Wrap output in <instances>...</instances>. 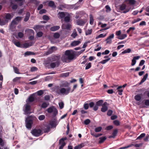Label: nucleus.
<instances>
[{"mask_svg": "<svg viewBox=\"0 0 149 149\" xmlns=\"http://www.w3.org/2000/svg\"><path fill=\"white\" fill-rule=\"evenodd\" d=\"M59 57L58 56H55L52 58V61H55V62L51 63L50 66L52 68H55L56 66H58L59 64Z\"/></svg>", "mask_w": 149, "mask_h": 149, "instance_id": "nucleus-1", "label": "nucleus"}, {"mask_svg": "<svg viewBox=\"0 0 149 149\" xmlns=\"http://www.w3.org/2000/svg\"><path fill=\"white\" fill-rule=\"evenodd\" d=\"M70 88L69 87L67 89L64 88H62L59 91H56V93L59 94H63V95H67L70 92Z\"/></svg>", "mask_w": 149, "mask_h": 149, "instance_id": "nucleus-2", "label": "nucleus"}, {"mask_svg": "<svg viewBox=\"0 0 149 149\" xmlns=\"http://www.w3.org/2000/svg\"><path fill=\"white\" fill-rule=\"evenodd\" d=\"M54 122H51L49 124L44 126L42 130L44 132H47L50 130V127H52L54 126Z\"/></svg>", "mask_w": 149, "mask_h": 149, "instance_id": "nucleus-3", "label": "nucleus"}, {"mask_svg": "<svg viewBox=\"0 0 149 149\" xmlns=\"http://www.w3.org/2000/svg\"><path fill=\"white\" fill-rule=\"evenodd\" d=\"M65 53L70 60H72L74 58V54L72 50H67L65 51Z\"/></svg>", "mask_w": 149, "mask_h": 149, "instance_id": "nucleus-4", "label": "nucleus"}, {"mask_svg": "<svg viewBox=\"0 0 149 149\" xmlns=\"http://www.w3.org/2000/svg\"><path fill=\"white\" fill-rule=\"evenodd\" d=\"M30 104L27 102L24 106V111L25 114H30L31 113L30 112L31 107Z\"/></svg>", "mask_w": 149, "mask_h": 149, "instance_id": "nucleus-5", "label": "nucleus"}, {"mask_svg": "<svg viewBox=\"0 0 149 149\" xmlns=\"http://www.w3.org/2000/svg\"><path fill=\"white\" fill-rule=\"evenodd\" d=\"M31 133L34 136H38L42 134V131L40 129H34L31 131Z\"/></svg>", "mask_w": 149, "mask_h": 149, "instance_id": "nucleus-6", "label": "nucleus"}, {"mask_svg": "<svg viewBox=\"0 0 149 149\" xmlns=\"http://www.w3.org/2000/svg\"><path fill=\"white\" fill-rule=\"evenodd\" d=\"M26 127L28 129H31L33 123L32 120L30 119V117L26 118L25 120Z\"/></svg>", "mask_w": 149, "mask_h": 149, "instance_id": "nucleus-7", "label": "nucleus"}, {"mask_svg": "<svg viewBox=\"0 0 149 149\" xmlns=\"http://www.w3.org/2000/svg\"><path fill=\"white\" fill-rule=\"evenodd\" d=\"M47 111L48 113H53L54 114H56L58 112L57 109L54 106H52L49 108L47 109Z\"/></svg>", "mask_w": 149, "mask_h": 149, "instance_id": "nucleus-8", "label": "nucleus"}, {"mask_svg": "<svg viewBox=\"0 0 149 149\" xmlns=\"http://www.w3.org/2000/svg\"><path fill=\"white\" fill-rule=\"evenodd\" d=\"M22 19V17H17L15 18L11 22V25L12 26L15 24H17Z\"/></svg>", "mask_w": 149, "mask_h": 149, "instance_id": "nucleus-9", "label": "nucleus"}, {"mask_svg": "<svg viewBox=\"0 0 149 149\" xmlns=\"http://www.w3.org/2000/svg\"><path fill=\"white\" fill-rule=\"evenodd\" d=\"M66 137L62 138L59 140V144L61 145L60 147L63 148V147L65 145V143L64 141L65 140L67 139Z\"/></svg>", "mask_w": 149, "mask_h": 149, "instance_id": "nucleus-10", "label": "nucleus"}, {"mask_svg": "<svg viewBox=\"0 0 149 149\" xmlns=\"http://www.w3.org/2000/svg\"><path fill=\"white\" fill-rule=\"evenodd\" d=\"M61 27L63 29H66L69 30H70L71 25L69 24L64 23L62 25Z\"/></svg>", "mask_w": 149, "mask_h": 149, "instance_id": "nucleus-11", "label": "nucleus"}, {"mask_svg": "<svg viewBox=\"0 0 149 149\" xmlns=\"http://www.w3.org/2000/svg\"><path fill=\"white\" fill-rule=\"evenodd\" d=\"M120 9L121 10H125L123 11V13H126L130 11V8H126V5L123 4L120 6Z\"/></svg>", "mask_w": 149, "mask_h": 149, "instance_id": "nucleus-12", "label": "nucleus"}, {"mask_svg": "<svg viewBox=\"0 0 149 149\" xmlns=\"http://www.w3.org/2000/svg\"><path fill=\"white\" fill-rule=\"evenodd\" d=\"M108 104L106 102H105L102 105V107L101 108V111L102 112L106 111L108 109L107 107Z\"/></svg>", "mask_w": 149, "mask_h": 149, "instance_id": "nucleus-13", "label": "nucleus"}, {"mask_svg": "<svg viewBox=\"0 0 149 149\" xmlns=\"http://www.w3.org/2000/svg\"><path fill=\"white\" fill-rule=\"evenodd\" d=\"M140 57V56H139L134 57L132 61L131 65L132 66L134 65L136 63V60L139 59Z\"/></svg>", "mask_w": 149, "mask_h": 149, "instance_id": "nucleus-14", "label": "nucleus"}, {"mask_svg": "<svg viewBox=\"0 0 149 149\" xmlns=\"http://www.w3.org/2000/svg\"><path fill=\"white\" fill-rule=\"evenodd\" d=\"M34 95H31L29 97L28 99L26 100V102L30 104V103L33 102L34 100Z\"/></svg>", "mask_w": 149, "mask_h": 149, "instance_id": "nucleus-15", "label": "nucleus"}, {"mask_svg": "<svg viewBox=\"0 0 149 149\" xmlns=\"http://www.w3.org/2000/svg\"><path fill=\"white\" fill-rule=\"evenodd\" d=\"M33 43H32V42L24 43L22 45L21 47L25 48H27L30 46L32 45Z\"/></svg>", "mask_w": 149, "mask_h": 149, "instance_id": "nucleus-16", "label": "nucleus"}, {"mask_svg": "<svg viewBox=\"0 0 149 149\" xmlns=\"http://www.w3.org/2000/svg\"><path fill=\"white\" fill-rule=\"evenodd\" d=\"M81 43V42L79 40L74 41L72 42L70 45L71 46L75 47L79 45Z\"/></svg>", "mask_w": 149, "mask_h": 149, "instance_id": "nucleus-17", "label": "nucleus"}, {"mask_svg": "<svg viewBox=\"0 0 149 149\" xmlns=\"http://www.w3.org/2000/svg\"><path fill=\"white\" fill-rule=\"evenodd\" d=\"M61 60L63 62H67L69 61L70 60L68 58L66 55L65 54L63 55L61 57Z\"/></svg>", "mask_w": 149, "mask_h": 149, "instance_id": "nucleus-18", "label": "nucleus"}, {"mask_svg": "<svg viewBox=\"0 0 149 149\" xmlns=\"http://www.w3.org/2000/svg\"><path fill=\"white\" fill-rule=\"evenodd\" d=\"M89 23L90 24L92 25H93L94 23V19L93 17L92 14H90L89 15Z\"/></svg>", "mask_w": 149, "mask_h": 149, "instance_id": "nucleus-19", "label": "nucleus"}, {"mask_svg": "<svg viewBox=\"0 0 149 149\" xmlns=\"http://www.w3.org/2000/svg\"><path fill=\"white\" fill-rule=\"evenodd\" d=\"M57 49V48L56 47L53 46L51 47L47 52L48 54H49L52 53L53 52L56 50Z\"/></svg>", "mask_w": 149, "mask_h": 149, "instance_id": "nucleus-20", "label": "nucleus"}, {"mask_svg": "<svg viewBox=\"0 0 149 149\" xmlns=\"http://www.w3.org/2000/svg\"><path fill=\"white\" fill-rule=\"evenodd\" d=\"M70 15L68 13H66V15L65 17V21L67 22H69L70 20Z\"/></svg>", "mask_w": 149, "mask_h": 149, "instance_id": "nucleus-21", "label": "nucleus"}, {"mask_svg": "<svg viewBox=\"0 0 149 149\" xmlns=\"http://www.w3.org/2000/svg\"><path fill=\"white\" fill-rule=\"evenodd\" d=\"M77 23L78 25L83 26L85 24V22L82 20H78L77 21Z\"/></svg>", "mask_w": 149, "mask_h": 149, "instance_id": "nucleus-22", "label": "nucleus"}, {"mask_svg": "<svg viewBox=\"0 0 149 149\" xmlns=\"http://www.w3.org/2000/svg\"><path fill=\"white\" fill-rule=\"evenodd\" d=\"M68 13L67 12L59 13L58 14V17L61 18H63L65 17L66 13Z\"/></svg>", "mask_w": 149, "mask_h": 149, "instance_id": "nucleus-23", "label": "nucleus"}, {"mask_svg": "<svg viewBox=\"0 0 149 149\" xmlns=\"http://www.w3.org/2000/svg\"><path fill=\"white\" fill-rule=\"evenodd\" d=\"M60 27L59 26H56L52 27L50 28V30L52 31H55L58 30Z\"/></svg>", "mask_w": 149, "mask_h": 149, "instance_id": "nucleus-24", "label": "nucleus"}, {"mask_svg": "<svg viewBox=\"0 0 149 149\" xmlns=\"http://www.w3.org/2000/svg\"><path fill=\"white\" fill-rule=\"evenodd\" d=\"M13 42L17 47H22V45L19 42L14 40L13 41Z\"/></svg>", "mask_w": 149, "mask_h": 149, "instance_id": "nucleus-25", "label": "nucleus"}, {"mask_svg": "<svg viewBox=\"0 0 149 149\" xmlns=\"http://www.w3.org/2000/svg\"><path fill=\"white\" fill-rule=\"evenodd\" d=\"M14 1L11 0L10 1V5L12 6V8L13 9H16L17 8V5H13V2Z\"/></svg>", "mask_w": 149, "mask_h": 149, "instance_id": "nucleus-26", "label": "nucleus"}, {"mask_svg": "<svg viewBox=\"0 0 149 149\" xmlns=\"http://www.w3.org/2000/svg\"><path fill=\"white\" fill-rule=\"evenodd\" d=\"M127 36L126 34H124L121 35L119 36L117 38L120 40H123Z\"/></svg>", "mask_w": 149, "mask_h": 149, "instance_id": "nucleus-27", "label": "nucleus"}, {"mask_svg": "<svg viewBox=\"0 0 149 149\" xmlns=\"http://www.w3.org/2000/svg\"><path fill=\"white\" fill-rule=\"evenodd\" d=\"M30 14L29 13H27L26 14V16L24 18V21L25 22H27V21L30 17Z\"/></svg>", "mask_w": 149, "mask_h": 149, "instance_id": "nucleus-28", "label": "nucleus"}, {"mask_svg": "<svg viewBox=\"0 0 149 149\" xmlns=\"http://www.w3.org/2000/svg\"><path fill=\"white\" fill-rule=\"evenodd\" d=\"M118 132V130H114L113 133L112 134V135L111 136H109L110 138H114L115 136L116 135L117 133Z\"/></svg>", "mask_w": 149, "mask_h": 149, "instance_id": "nucleus-29", "label": "nucleus"}, {"mask_svg": "<svg viewBox=\"0 0 149 149\" xmlns=\"http://www.w3.org/2000/svg\"><path fill=\"white\" fill-rule=\"evenodd\" d=\"M13 15H11L10 13H7L6 15V18L8 19H10L13 17Z\"/></svg>", "mask_w": 149, "mask_h": 149, "instance_id": "nucleus-30", "label": "nucleus"}, {"mask_svg": "<svg viewBox=\"0 0 149 149\" xmlns=\"http://www.w3.org/2000/svg\"><path fill=\"white\" fill-rule=\"evenodd\" d=\"M107 35V33L104 34V33H102L96 37L95 38L96 39H98L100 38H104Z\"/></svg>", "mask_w": 149, "mask_h": 149, "instance_id": "nucleus-31", "label": "nucleus"}, {"mask_svg": "<svg viewBox=\"0 0 149 149\" xmlns=\"http://www.w3.org/2000/svg\"><path fill=\"white\" fill-rule=\"evenodd\" d=\"M84 146V145L83 143L77 146H75L74 149H80L82 148Z\"/></svg>", "mask_w": 149, "mask_h": 149, "instance_id": "nucleus-32", "label": "nucleus"}, {"mask_svg": "<svg viewBox=\"0 0 149 149\" xmlns=\"http://www.w3.org/2000/svg\"><path fill=\"white\" fill-rule=\"evenodd\" d=\"M92 32V29H88L85 32L86 35L87 36L90 35L91 34Z\"/></svg>", "mask_w": 149, "mask_h": 149, "instance_id": "nucleus-33", "label": "nucleus"}, {"mask_svg": "<svg viewBox=\"0 0 149 149\" xmlns=\"http://www.w3.org/2000/svg\"><path fill=\"white\" fill-rule=\"evenodd\" d=\"M148 76V74L147 73H146L144 76L143 78L141 80V82L140 84H141L143 83L146 80V79L147 78Z\"/></svg>", "mask_w": 149, "mask_h": 149, "instance_id": "nucleus-34", "label": "nucleus"}, {"mask_svg": "<svg viewBox=\"0 0 149 149\" xmlns=\"http://www.w3.org/2000/svg\"><path fill=\"white\" fill-rule=\"evenodd\" d=\"M49 105L48 102H43L41 105V107L43 108H46Z\"/></svg>", "mask_w": 149, "mask_h": 149, "instance_id": "nucleus-35", "label": "nucleus"}, {"mask_svg": "<svg viewBox=\"0 0 149 149\" xmlns=\"http://www.w3.org/2000/svg\"><path fill=\"white\" fill-rule=\"evenodd\" d=\"M13 69L15 72L17 74H20L19 72V69L16 67L13 66Z\"/></svg>", "mask_w": 149, "mask_h": 149, "instance_id": "nucleus-36", "label": "nucleus"}, {"mask_svg": "<svg viewBox=\"0 0 149 149\" xmlns=\"http://www.w3.org/2000/svg\"><path fill=\"white\" fill-rule=\"evenodd\" d=\"M77 33L76 31V30L74 29V30L73 33L72 34L71 36L73 38H75L77 36Z\"/></svg>", "mask_w": 149, "mask_h": 149, "instance_id": "nucleus-37", "label": "nucleus"}, {"mask_svg": "<svg viewBox=\"0 0 149 149\" xmlns=\"http://www.w3.org/2000/svg\"><path fill=\"white\" fill-rule=\"evenodd\" d=\"M60 35L58 33H55L53 35L54 37L56 39H57L59 38Z\"/></svg>", "mask_w": 149, "mask_h": 149, "instance_id": "nucleus-38", "label": "nucleus"}, {"mask_svg": "<svg viewBox=\"0 0 149 149\" xmlns=\"http://www.w3.org/2000/svg\"><path fill=\"white\" fill-rule=\"evenodd\" d=\"M110 58H108L107 59H104L100 62V63L102 64H104L110 60Z\"/></svg>", "mask_w": 149, "mask_h": 149, "instance_id": "nucleus-39", "label": "nucleus"}, {"mask_svg": "<svg viewBox=\"0 0 149 149\" xmlns=\"http://www.w3.org/2000/svg\"><path fill=\"white\" fill-rule=\"evenodd\" d=\"M105 8L106 9V11L107 12H109L111 10V8L109 5H106L105 7Z\"/></svg>", "mask_w": 149, "mask_h": 149, "instance_id": "nucleus-40", "label": "nucleus"}, {"mask_svg": "<svg viewBox=\"0 0 149 149\" xmlns=\"http://www.w3.org/2000/svg\"><path fill=\"white\" fill-rule=\"evenodd\" d=\"M34 54L33 52L29 51H27L25 52L24 55L25 56L31 55H33Z\"/></svg>", "mask_w": 149, "mask_h": 149, "instance_id": "nucleus-41", "label": "nucleus"}, {"mask_svg": "<svg viewBox=\"0 0 149 149\" xmlns=\"http://www.w3.org/2000/svg\"><path fill=\"white\" fill-rule=\"evenodd\" d=\"M134 98L136 100L139 101L141 98V96L139 95H137L135 96Z\"/></svg>", "mask_w": 149, "mask_h": 149, "instance_id": "nucleus-42", "label": "nucleus"}, {"mask_svg": "<svg viewBox=\"0 0 149 149\" xmlns=\"http://www.w3.org/2000/svg\"><path fill=\"white\" fill-rule=\"evenodd\" d=\"M45 118V116L44 115H41L39 116L38 118L39 120H44Z\"/></svg>", "mask_w": 149, "mask_h": 149, "instance_id": "nucleus-43", "label": "nucleus"}, {"mask_svg": "<svg viewBox=\"0 0 149 149\" xmlns=\"http://www.w3.org/2000/svg\"><path fill=\"white\" fill-rule=\"evenodd\" d=\"M6 22L5 20H1L0 19V25L3 26L5 25L6 24Z\"/></svg>", "mask_w": 149, "mask_h": 149, "instance_id": "nucleus-44", "label": "nucleus"}, {"mask_svg": "<svg viewBox=\"0 0 149 149\" xmlns=\"http://www.w3.org/2000/svg\"><path fill=\"white\" fill-rule=\"evenodd\" d=\"M117 90L118 92V94L120 95H121L122 94V92H123V88H119L118 89V87L117 88Z\"/></svg>", "mask_w": 149, "mask_h": 149, "instance_id": "nucleus-45", "label": "nucleus"}, {"mask_svg": "<svg viewBox=\"0 0 149 149\" xmlns=\"http://www.w3.org/2000/svg\"><path fill=\"white\" fill-rule=\"evenodd\" d=\"M100 140L99 142L100 143H101L103 142L106 139V138L104 137H100Z\"/></svg>", "mask_w": 149, "mask_h": 149, "instance_id": "nucleus-46", "label": "nucleus"}, {"mask_svg": "<svg viewBox=\"0 0 149 149\" xmlns=\"http://www.w3.org/2000/svg\"><path fill=\"white\" fill-rule=\"evenodd\" d=\"M102 129V127H97L95 129V131L96 132H99L101 131Z\"/></svg>", "mask_w": 149, "mask_h": 149, "instance_id": "nucleus-47", "label": "nucleus"}, {"mask_svg": "<svg viewBox=\"0 0 149 149\" xmlns=\"http://www.w3.org/2000/svg\"><path fill=\"white\" fill-rule=\"evenodd\" d=\"M103 103V101L102 100H100L99 101H97V102L96 104L98 106H101V105H102Z\"/></svg>", "mask_w": 149, "mask_h": 149, "instance_id": "nucleus-48", "label": "nucleus"}, {"mask_svg": "<svg viewBox=\"0 0 149 149\" xmlns=\"http://www.w3.org/2000/svg\"><path fill=\"white\" fill-rule=\"evenodd\" d=\"M69 85V83L67 81H65L62 84V86L63 87H67Z\"/></svg>", "mask_w": 149, "mask_h": 149, "instance_id": "nucleus-49", "label": "nucleus"}, {"mask_svg": "<svg viewBox=\"0 0 149 149\" xmlns=\"http://www.w3.org/2000/svg\"><path fill=\"white\" fill-rule=\"evenodd\" d=\"M127 1L129 2V3L131 5L134 4L136 2L135 0H127Z\"/></svg>", "mask_w": 149, "mask_h": 149, "instance_id": "nucleus-50", "label": "nucleus"}, {"mask_svg": "<svg viewBox=\"0 0 149 149\" xmlns=\"http://www.w3.org/2000/svg\"><path fill=\"white\" fill-rule=\"evenodd\" d=\"M131 51V50L130 49H126L125 50L123 51L122 52L123 54H125L126 53H130Z\"/></svg>", "mask_w": 149, "mask_h": 149, "instance_id": "nucleus-51", "label": "nucleus"}, {"mask_svg": "<svg viewBox=\"0 0 149 149\" xmlns=\"http://www.w3.org/2000/svg\"><path fill=\"white\" fill-rule=\"evenodd\" d=\"M91 64L90 63H88L87 64H86V67L85 68V69L86 70H87V69H89V68H90L91 66Z\"/></svg>", "mask_w": 149, "mask_h": 149, "instance_id": "nucleus-52", "label": "nucleus"}, {"mask_svg": "<svg viewBox=\"0 0 149 149\" xmlns=\"http://www.w3.org/2000/svg\"><path fill=\"white\" fill-rule=\"evenodd\" d=\"M54 2L52 1H50L49 3V6L51 7H54Z\"/></svg>", "mask_w": 149, "mask_h": 149, "instance_id": "nucleus-53", "label": "nucleus"}, {"mask_svg": "<svg viewBox=\"0 0 149 149\" xmlns=\"http://www.w3.org/2000/svg\"><path fill=\"white\" fill-rule=\"evenodd\" d=\"M146 135L145 133H142L141 134L139 137L137 138V139H140L143 137H144Z\"/></svg>", "mask_w": 149, "mask_h": 149, "instance_id": "nucleus-54", "label": "nucleus"}, {"mask_svg": "<svg viewBox=\"0 0 149 149\" xmlns=\"http://www.w3.org/2000/svg\"><path fill=\"white\" fill-rule=\"evenodd\" d=\"M24 36V34L22 32H19L18 33V36L20 38H22Z\"/></svg>", "mask_w": 149, "mask_h": 149, "instance_id": "nucleus-55", "label": "nucleus"}, {"mask_svg": "<svg viewBox=\"0 0 149 149\" xmlns=\"http://www.w3.org/2000/svg\"><path fill=\"white\" fill-rule=\"evenodd\" d=\"M69 72H66L65 73H63L61 74V76L62 77H67L69 75Z\"/></svg>", "mask_w": 149, "mask_h": 149, "instance_id": "nucleus-56", "label": "nucleus"}, {"mask_svg": "<svg viewBox=\"0 0 149 149\" xmlns=\"http://www.w3.org/2000/svg\"><path fill=\"white\" fill-rule=\"evenodd\" d=\"M43 19L44 20H48L49 19V17L46 15H44L42 17Z\"/></svg>", "mask_w": 149, "mask_h": 149, "instance_id": "nucleus-57", "label": "nucleus"}, {"mask_svg": "<svg viewBox=\"0 0 149 149\" xmlns=\"http://www.w3.org/2000/svg\"><path fill=\"white\" fill-rule=\"evenodd\" d=\"M37 68L36 67H33L31 68V72H34L37 70Z\"/></svg>", "mask_w": 149, "mask_h": 149, "instance_id": "nucleus-58", "label": "nucleus"}, {"mask_svg": "<svg viewBox=\"0 0 149 149\" xmlns=\"http://www.w3.org/2000/svg\"><path fill=\"white\" fill-rule=\"evenodd\" d=\"M59 105L60 109H62L64 106V104L63 102H61L59 103Z\"/></svg>", "mask_w": 149, "mask_h": 149, "instance_id": "nucleus-59", "label": "nucleus"}, {"mask_svg": "<svg viewBox=\"0 0 149 149\" xmlns=\"http://www.w3.org/2000/svg\"><path fill=\"white\" fill-rule=\"evenodd\" d=\"M121 31L120 30L117 31L116 32V35L118 36V37L119 36L121 35Z\"/></svg>", "mask_w": 149, "mask_h": 149, "instance_id": "nucleus-60", "label": "nucleus"}, {"mask_svg": "<svg viewBox=\"0 0 149 149\" xmlns=\"http://www.w3.org/2000/svg\"><path fill=\"white\" fill-rule=\"evenodd\" d=\"M21 78V77H16L13 79V81L14 82H16L20 80Z\"/></svg>", "mask_w": 149, "mask_h": 149, "instance_id": "nucleus-61", "label": "nucleus"}, {"mask_svg": "<svg viewBox=\"0 0 149 149\" xmlns=\"http://www.w3.org/2000/svg\"><path fill=\"white\" fill-rule=\"evenodd\" d=\"M89 43H90L89 41H88L85 42L83 45L82 48H86V46H87V44Z\"/></svg>", "mask_w": 149, "mask_h": 149, "instance_id": "nucleus-62", "label": "nucleus"}, {"mask_svg": "<svg viewBox=\"0 0 149 149\" xmlns=\"http://www.w3.org/2000/svg\"><path fill=\"white\" fill-rule=\"evenodd\" d=\"M37 35L38 37H41L42 36L43 33L42 32L40 31L37 33Z\"/></svg>", "mask_w": 149, "mask_h": 149, "instance_id": "nucleus-63", "label": "nucleus"}, {"mask_svg": "<svg viewBox=\"0 0 149 149\" xmlns=\"http://www.w3.org/2000/svg\"><path fill=\"white\" fill-rule=\"evenodd\" d=\"M37 93L38 95H41L43 94V92L42 90H40L37 91Z\"/></svg>", "mask_w": 149, "mask_h": 149, "instance_id": "nucleus-64", "label": "nucleus"}]
</instances>
